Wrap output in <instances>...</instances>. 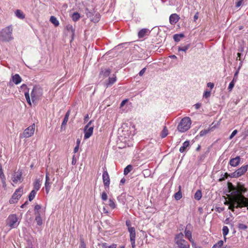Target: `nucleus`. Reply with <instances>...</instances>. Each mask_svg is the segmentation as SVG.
I'll list each match as a JSON object with an SVG mask.
<instances>
[{
  "instance_id": "1",
  "label": "nucleus",
  "mask_w": 248,
  "mask_h": 248,
  "mask_svg": "<svg viewBox=\"0 0 248 248\" xmlns=\"http://www.w3.org/2000/svg\"><path fill=\"white\" fill-rule=\"evenodd\" d=\"M24 94L27 103L31 106V101L34 104H36L37 102L41 99L42 96V90L38 86H34L31 93V99L28 89L27 91L25 92Z\"/></svg>"
},
{
  "instance_id": "2",
  "label": "nucleus",
  "mask_w": 248,
  "mask_h": 248,
  "mask_svg": "<svg viewBox=\"0 0 248 248\" xmlns=\"http://www.w3.org/2000/svg\"><path fill=\"white\" fill-rule=\"evenodd\" d=\"M248 205V198H246L243 195H239L235 196L231 199L229 209L233 212L235 208H238Z\"/></svg>"
},
{
  "instance_id": "3",
  "label": "nucleus",
  "mask_w": 248,
  "mask_h": 248,
  "mask_svg": "<svg viewBox=\"0 0 248 248\" xmlns=\"http://www.w3.org/2000/svg\"><path fill=\"white\" fill-rule=\"evenodd\" d=\"M13 28L11 25L3 29L0 32V41L2 42H10L13 40L12 35Z\"/></svg>"
},
{
  "instance_id": "4",
  "label": "nucleus",
  "mask_w": 248,
  "mask_h": 248,
  "mask_svg": "<svg viewBox=\"0 0 248 248\" xmlns=\"http://www.w3.org/2000/svg\"><path fill=\"white\" fill-rule=\"evenodd\" d=\"M191 121L190 118L186 117L179 123L177 129L178 131L183 133L187 131L191 127Z\"/></svg>"
},
{
  "instance_id": "5",
  "label": "nucleus",
  "mask_w": 248,
  "mask_h": 248,
  "mask_svg": "<svg viewBox=\"0 0 248 248\" xmlns=\"http://www.w3.org/2000/svg\"><path fill=\"white\" fill-rule=\"evenodd\" d=\"M19 222V218L16 214L9 215L6 220V225L11 228H16L18 226Z\"/></svg>"
},
{
  "instance_id": "6",
  "label": "nucleus",
  "mask_w": 248,
  "mask_h": 248,
  "mask_svg": "<svg viewBox=\"0 0 248 248\" xmlns=\"http://www.w3.org/2000/svg\"><path fill=\"white\" fill-rule=\"evenodd\" d=\"M248 169V164L244 165L235 171L231 173L229 176L232 178H238L244 174Z\"/></svg>"
},
{
  "instance_id": "7",
  "label": "nucleus",
  "mask_w": 248,
  "mask_h": 248,
  "mask_svg": "<svg viewBox=\"0 0 248 248\" xmlns=\"http://www.w3.org/2000/svg\"><path fill=\"white\" fill-rule=\"evenodd\" d=\"M93 120H91L84 127V139H89L93 133V130L94 128V126L92 125Z\"/></svg>"
},
{
  "instance_id": "8",
  "label": "nucleus",
  "mask_w": 248,
  "mask_h": 248,
  "mask_svg": "<svg viewBox=\"0 0 248 248\" xmlns=\"http://www.w3.org/2000/svg\"><path fill=\"white\" fill-rule=\"evenodd\" d=\"M23 194V187H20L16 189L12 195L11 199L9 200L10 204H13L17 202L19 198Z\"/></svg>"
},
{
  "instance_id": "9",
  "label": "nucleus",
  "mask_w": 248,
  "mask_h": 248,
  "mask_svg": "<svg viewBox=\"0 0 248 248\" xmlns=\"http://www.w3.org/2000/svg\"><path fill=\"white\" fill-rule=\"evenodd\" d=\"M35 128V124H32L24 130L20 137L27 138L31 137L34 133Z\"/></svg>"
},
{
  "instance_id": "10",
  "label": "nucleus",
  "mask_w": 248,
  "mask_h": 248,
  "mask_svg": "<svg viewBox=\"0 0 248 248\" xmlns=\"http://www.w3.org/2000/svg\"><path fill=\"white\" fill-rule=\"evenodd\" d=\"M128 231L130 233V240L131 242L132 248H135L136 232L135 228L133 227H129V228H128Z\"/></svg>"
},
{
  "instance_id": "11",
  "label": "nucleus",
  "mask_w": 248,
  "mask_h": 248,
  "mask_svg": "<svg viewBox=\"0 0 248 248\" xmlns=\"http://www.w3.org/2000/svg\"><path fill=\"white\" fill-rule=\"evenodd\" d=\"M102 178L104 186L105 187L108 188L110 184V179L107 170H105V168H104Z\"/></svg>"
},
{
  "instance_id": "12",
  "label": "nucleus",
  "mask_w": 248,
  "mask_h": 248,
  "mask_svg": "<svg viewBox=\"0 0 248 248\" xmlns=\"http://www.w3.org/2000/svg\"><path fill=\"white\" fill-rule=\"evenodd\" d=\"M22 172L21 171H17L14 172L13 177L12 180L14 183H17L18 182H21L22 181Z\"/></svg>"
},
{
  "instance_id": "13",
  "label": "nucleus",
  "mask_w": 248,
  "mask_h": 248,
  "mask_svg": "<svg viewBox=\"0 0 248 248\" xmlns=\"http://www.w3.org/2000/svg\"><path fill=\"white\" fill-rule=\"evenodd\" d=\"M176 244L179 248H189V245L187 242L183 239H177Z\"/></svg>"
},
{
  "instance_id": "14",
  "label": "nucleus",
  "mask_w": 248,
  "mask_h": 248,
  "mask_svg": "<svg viewBox=\"0 0 248 248\" xmlns=\"http://www.w3.org/2000/svg\"><path fill=\"white\" fill-rule=\"evenodd\" d=\"M49 181H50V178L49 177V173L46 171V181H45V190L46 191V193L47 194L48 193L50 188V186H51V183H50Z\"/></svg>"
},
{
  "instance_id": "15",
  "label": "nucleus",
  "mask_w": 248,
  "mask_h": 248,
  "mask_svg": "<svg viewBox=\"0 0 248 248\" xmlns=\"http://www.w3.org/2000/svg\"><path fill=\"white\" fill-rule=\"evenodd\" d=\"M247 191V189L243 185H239L237 186V189L234 191V193L238 196L239 195H242V193H245Z\"/></svg>"
},
{
  "instance_id": "16",
  "label": "nucleus",
  "mask_w": 248,
  "mask_h": 248,
  "mask_svg": "<svg viewBox=\"0 0 248 248\" xmlns=\"http://www.w3.org/2000/svg\"><path fill=\"white\" fill-rule=\"evenodd\" d=\"M240 157L237 156L235 158H231L229 161V164L232 167H236L238 166L240 163Z\"/></svg>"
},
{
  "instance_id": "17",
  "label": "nucleus",
  "mask_w": 248,
  "mask_h": 248,
  "mask_svg": "<svg viewBox=\"0 0 248 248\" xmlns=\"http://www.w3.org/2000/svg\"><path fill=\"white\" fill-rule=\"evenodd\" d=\"M179 19L180 17L177 14H172L170 16L169 21L171 25H174Z\"/></svg>"
},
{
  "instance_id": "18",
  "label": "nucleus",
  "mask_w": 248,
  "mask_h": 248,
  "mask_svg": "<svg viewBox=\"0 0 248 248\" xmlns=\"http://www.w3.org/2000/svg\"><path fill=\"white\" fill-rule=\"evenodd\" d=\"M185 236L189 240V241L191 243L192 247L195 245V243L194 242V240L192 237V233L189 230H185Z\"/></svg>"
},
{
  "instance_id": "19",
  "label": "nucleus",
  "mask_w": 248,
  "mask_h": 248,
  "mask_svg": "<svg viewBox=\"0 0 248 248\" xmlns=\"http://www.w3.org/2000/svg\"><path fill=\"white\" fill-rule=\"evenodd\" d=\"M215 129V126H213L209 127L208 129H203L200 132L199 136L200 137H202L203 136H205L206 134H207L208 133H209V132L213 131Z\"/></svg>"
},
{
  "instance_id": "20",
  "label": "nucleus",
  "mask_w": 248,
  "mask_h": 248,
  "mask_svg": "<svg viewBox=\"0 0 248 248\" xmlns=\"http://www.w3.org/2000/svg\"><path fill=\"white\" fill-rule=\"evenodd\" d=\"M110 74V70L109 69H105L102 70L99 74L100 78H105L108 77Z\"/></svg>"
},
{
  "instance_id": "21",
  "label": "nucleus",
  "mask_w": 248,
  "mask_h": 248,
  "mask_svg": "<svg viewBox=\"0 0 248 248\" xmlns=\"http://www.w3.org/2000/svg\"><path fill=\"white\" fill-rule=\"evenodd\" d=\"M150 32V31L148 29H142L139 31L138 37L139 38H142Z\"/></svg>"
},
{
  "instance_id": "22",
  "label": "nucleus",
  "mask_w": 248,
  "mask_h": 248,
  "mask_svg": "<svg viewBox=\"0 0 248 248\" xmlns=\"http://www.w3.org/2000/svg\"><path fill=\"white\" fill-rule=\"evenodd\" d=\"M190 146L189 141V140H186L183 143L182 146H181L179 149V151L181 153H184L186 152L187 150V148H189Z\"/></svg>"
},
{
  "instance_id": "23",
  "label": "nucleus",
  "mask_w": 248,
  "mask_h": 248,
  "mask_svg": "<svg viewBox=\"0 0 248 248\" xmlns=\"http://www.w3.org/2000/svg\"><path fill=\"white\" fill-rule=\"evenodd\" d=\"M69 115H70V110H68L67 112L66 113V114L64 116V119L63 120V121L62 122V125H61V129H65V125L67 123L68 120Z\"/></svg>"
},
{
  "instance_id": "24",
  "label": "nucleus",
  "mask_w": 248,
  "mask_h": 248,
  "mask_svg": "<svg viewBox=\"0 0 248 248\" xmlns=\"http://www.w3.org/2000/svg\"><path fill=\"white\" fill-rule=\"evenodd\" d=\"M116 81V77L113 75L112 77L109 78L108 81L106 82L107 87H108L113 84Z\"/></svg>"
},
{
  "instance_id": "25",
  "label": "nucleus",
  "mask_w": 248,
  "mask_h": 248,
  "mask_svg": "<svg viewBox=\"0 0 248 248\" xmlns=\"http://www.w3.org/2000/svg\"><path fill=\"white\" fill-rule=\"evenodd\" d=\"M12 79L13 82L16 85L18 84L22 81L21 78L18 74H16L14 76H13L12 77Z\"/></svg>"
},
{
  "instance_id": "26",
  "label": "nucleus",
  "mask_w": 248,
  "mask_h": 248,
  "mask_svg": "<svg viewBox=\"0 0 248 248\" xmlns=\"http://www.w3.org/2000/svg\"><path fill=\"white\" fill-rule=\"evenodd\" d=\"M15 15L17 18L21 19H23L25 17V16L23 12L21 10L18 9L15 11Z\"/></svg>"
},
{
  "instance_id": "27",
  "label": "nucleus",
  "mask_w": 248,
  "mask_h": 248,
  "mask_svg": "<svg viewBox=\"0 0 248 248\" xmlns=\"http://www.w3.org/2000/svg\"><path fill=\"white\" fill-rule=\"evenodd\" d=\"M37 214H35V220L37 222V225L40 226L43 223L42 219L41 217L40 213L37 212Z\"/></svg>"
},
{
  "instance_id": "28",
  "label": "nucleus",
  "mask_w": 248,
  "mask_h": 248,
  "mask_svg": "<svg viewBox=\"0 0 248 248\" xmlns=\"http://www.w3.org/2000/svg\"><path fill=\"white\" fill-rule=\"evenodd\" d=\"M41 181L40 179H36L34 182L33 183V187L34 189L36 191H38L39 190L40 186H41Z\"/></svg>"
},
{
  "instance_id": "29",
  "label": "nucleus",
  "mask_w": 248,
  "mask_h": 248,
  "mask_svg": "<svg viewBox=\"0 0 248 248\" xmlns=\"http://www.w3.org/2000/svg\"><path fill=\"white\" fill-rule=\"evenodd\" d=\"M184 34L183 33L175 34L173 36V39L175 42H178L180 41L181 39L184 37Z\"/></svg>"
},
{
  "instance_id": "30",
  "label": "nucleus",
  "mask_w": 248,
  "mask_h": 248,
  "mask_svg": "<svg viewBox=\"0 0 248 248\" xmlns=\"http://www.w3.org/2000/svg\"><path fill=\"white\" fill-rule=\"evenodd\" d=\"M50 21L53 23L56 27L58 26L59 25V22L57 20V18L54 16H51L50 18Z\"/></svg>"
},
{
  "instance_id": "31",
  "label": "nucleus",
  "mask_w": 248,
  "mask_h": 248,
  "mask_svg": "<svg viewBox=\"0 0 248 248\" xmlns=\"http://www.w3.org/2000/svg\"><path fill=\"white\" fill-rule=\"evenodd\" d=\"M179 190L175 193L174 196V198L175 199V200H179L180 199H181L182 197V192L181 191V186H179Z\"/></svg>"
},
{
  "instance_id": "32",
  "label": "nucleus",
  "mask_w": 248,
  "mask_h": 248,
  "mask_svg": "<svg viewBox=\"0 0 248 248\" xmlns=\"http://www.w3.org/2000/svg\"><path fill=\"white\" fill-rule=\"evenodd\" d=\"M108 205L112 209L116 208V205L115 204L114 200L113 199H109Z\"/></svg>"
},
{
  "instance_id": "33",
  "label": "nucleus",
  "mask_w": 248,
  "mask_h": 248,
  "mask_svg": "<svg viewBox=\"0 0 248 248\" xmlns=\"http://www.w3.org/2000/svg\"><path fill=\"white\" fill-rule=\"evenodd\" d=\"M37 191L35 190H32L31 191L29 195V200L31 202V201L34 198L36 195Z\"/></svg>"
},
{
  "instance_id": "34",
  "label": "nucleus",
  "mask_w": 248,
  "mask_h": 248,
  "mask_svg": "<svg viewBox=\"0 0 248 248\" xmlns=\"http://www.w3.org/2000/svg\"><path fill=\"white\" fill-rule=\"evenodd\" d=\"M202 196V194L201 191L200 190H198L194 195V198L199 201L201 199Z\"/></svg>"
},
{
  "instance_id": "35",
  "label": "nucleus",
  "mask_w": 248,
  "mask_h": 248,
  "mask_svg": "<svg viewBox=\"0 0 248 248\" xmlns=\"http://www.w3.org/2000/svg\"><path fill=\"white\" fill-rule=\"evenodd\" d=\"M229 232V230L227 226H224L223 227L222 233H223V235L224 236L225 240L226 239V238L225 237L228 234Z\"/></svg>"
},
{
  "instance_id": "36",
  "label": "nucleus",
  "mask_w": 248,
  "mask_h": 248,
  "mask_svg": "<svg viewBox=\"0 0 248 248\" xmlns=\"http://www.w3.org/2000/svg\"><path fill=\"white\" fill-rule=\"evenodd\" d=\"M132 170V166L131 165H128L124 169V175H127L129 172H130Z\"/></svg>"
},
{
  "instance_id": "37",
  "label": "nucleus",
  "mask_w": 248,
  "mask_h": 248,
  "mask_svg": "<svg viewBox=\"0 0 248 248\" xmlns=\"http://www.w3.org/2000/svg\"><path fill=\"white\" fill-rule=\"evenodd\" d=\"M189 47H190L189 44H187L186 46H179L178 48V51H182L186 52V50L189 48Z\"/></svg>"
},
{
  "instance_id": "38",
  "label": "nucleus",
  "mask_w": 248,
  "mask_h": 248,
  "mask_svg": "<svg viewBox=\"0 0 248 248\" xmlns=\"http://www.w3.org/2000/svg\"><path fill=\"white\" fill-rule=\"evenodd\" d=\"M72 18L73 21H77L79 19L80 15L77 12H75L72 15Z\"/></svg>"
},
{
  "instance_id": "39",
  "label": "nucleus",
  "mask_w": 248,
  "mask_h": 248,
  "mask_svg": "<svg viewBox=\"0 0 248 248\" xmlns=\"http://www.w3.org/2000/svg\"><path fill=\"white\" fill-rule=\"evenodd\" d=\"M168 134V131L166 127V126H164L163 130L162 131L161 134V137L162 138H165Z\"/></svg>"
},
{
  "instance_id": "40",
  "label": "nucleus",
  "mask_w": 248,
  "mask_h": 248,
  "mask_svg": "<svg viewBox=\"0 0 248 248\" xmlns=\"http://www.w3.org/2000/svg\"><path fill=\"white\" fill-rule=\"evenodd\" d=\"M223 244V241L222 240H219L217 243H216L213 245L212 248H220Z\"/></svg>"
},
{
  "instance_id": "41",
  "label": "nucleus",
  "mask_w": 248,
  "mask_h": 248,
  "mask_svg": "<svg viewBox=\"0 0 248 248\" xmlns=\"http://www.w3.org/2000/svg\"><path fill=\"white\" fill-rule=\"evenodd\" d=\"M32 240L31 239L27 240L25 248H32Z\"/></svg>"
},
{
  "instance_id": "42",
  "label": "nucleus",
  "mask_w": 248,
  "mask_h": 248,
  "mask_svg": "<svg viewBox=\"0 0 248 248\" xmlns=\"http://www.w3.org/2000/svg\"><path fill=\"white\" fill-rule=\"evenodd\" d=\"M67 30L70 31L72 35H74L75 32V29L71 25L68 24L66 26Z\"/></svg>"
},
{
  "instance_id": "43",
  "label": "nucleus",
  "mask_w": 248,
  "mask_h": 248,
  "mask_svg": "<svg viewBox=\"0 0 248 248\" xmlns=\"http://www.w3.org/2000/svg\"><path fill=\"white\" fill-rule=\"evenodd\" d=\"M240 67H241V66L239 65L238 69L236 71V72H235L234 74V76H233V79L232 80H233V81H235L236 82V81L237 80V78H238V74L239 73V70L240 69Z\"/></svg>"
},
{
  "instance_id": "44",
  "label": "nucleus",
  "mask_w": 248,
  "mask_h": 248,
  "mask_svg": "<svg viewBox=\"0 0 248 248\" xmlns=\"http://www.w3.org/2000/svg\"><path fill=\"white\" fill-rule=\"evenodd\" d=\"M1 179V184L0 183V185H2V187L4 188H5L6 187V179L5 177H4L3 178L1 177L0 178Z\"/></svg>"
},
{
  "instance_id": "45",
  "label": "nucleus",
  "mask_w": 248,
  "mask_h": 248,
  "mask_svg": "<svg viewBox=\"0 0 248 248\" xmlns=\"http://www.w3.org/2000/svg\"><path fill=\"white\" fill-rule=\"evenodd\" d=\"M236 81L232 80L229 84V86L228 87V90L229 91H231L234 86V84Z\"/></svg>"
},
{
  "instance_id": "46",
  "label": "nucleus",
  "mask_w": 248,
  "mask_h": 248,
  "mask_svg": "<svg viewBox=\"0 0 248 248\" xmlns=\"http://www.w3.org/2000/svg\"><path fill=\"white\" fill-rule=\"evenodd\" d=\"M238 227L240 230H245L248 228V226L243 223H239L238 224Z\"/></svg>"
},
{
  "instance_id": "47",
  "label": "nucleus",
  "mask_w": 248,
  "mask_h": 248,
  "mask_svg": "<svg viewBox=\"0 0 248 248\" xmlns=\"http://www.w3.org/2000/svg\"><path fill=\"white\" fill-rule=\"evenodd\" d=\"M211 95V92L209 91H205L203 93V97L207 98L210 97Z\"/></svg>"
},
{
  "instance_id": "48",
  "label": "nucleus",
  "mask_w": 248,
  "mask_h": 248,
  "mask_svg": "<svg viewBox=\"0 0 248 248\" xmlns=\"http://www.w3.org/2000/svg\"><path fill=\"white\" fill-rule=\"evenodd\" d=\"M101 199L103 201H106L108 199V195L105 192H103L102 193Z\"/></svg>"
},
{
  "instance_id": "49",
  "label": "nucleus",
  "mask_w": 248,
  "mask_h": 248,
  "mask_svg": "<svg viewBox=\"0 0 248 248\" xmlns=\"http://www.w3.org/2000/svg\"><path fill=\"white\" fill-rule=\"evenodd\" d=\"M41 207L40 205L36 204L34 207V211L35 215L37 214V212L40 213L39 210L41 209Z\"/></svg>"
},
{
  "instance_id": "50",
  "label": "nucleus",
  "mask_w": 248,
  "mask_h": 248,
  "mask_svg": "<svg viewBox=\"0 0 248 248\" xmlns=\"http://www.w3.org/2000/svg\"><path fill=\"white\" fill-rule=\"evenodd\" d=\"M237 133V130H234L232 131V134H231V135L229 136V139L230 140H231L232 139L233 137Z\"/></svg>"
},
{
  "instance_id": "51",
  "label": "nucleus",
  "mask_w": 248,
  "mask_h": 248,
  "mask_svg": "<svg viewBox=\"0 0 248 248\" xmlns=\"http://www.w3.org/2000/svg\"><path fill=\"white\" fill-rule=\"evenodd\" d=\"M80 248H86V245L83 239L80 240Z\"/></svg>"
},
{
  "instance_id": "52",
  "label": "nucleus",
  "mask_w": 248,
  "mask_h": 248,
  "mask_svg": "<svg viewBox=\"0 0 248 248\" xmlns=\"http://www.w3.org/2000/svg\"><path fill=\"white\" fill-rule=\"evenodd\" d=\"M243 0H239L238 1H237L236 2L235 7L236 8L239 7L242 5V3Z\"/></svg>"
},
{
  "instance_id": "53",
  "label": "nucleus",
  "mask_w": 248,
  "mask_h": 248,
  "mask_svg": "<svg viewBox=\"0 0 248 248\" xmlns=\"http://www.w3.org/2000/svg\"><path fill=\"white\" fill-rule=\"evenodd\" d=\"M146 68L145 67L143 68V69H142L139 72V75L140 76H143V75L144 74V73H145V71H146Z\"/></svg>"
},
{
  "instance_id": "54",
  "label": "nucleus",
  "mask_w": 248,
  "mask_h": 248,
  "mask_svg": "<svg viewBox=\"0 0 248 248\" xmlns=\"http://www.w3.org/2000/svg\"><path fill=\"white\" fill-rule=\"evenodd\" d=\"M207 86L208 87L210 88L211 89H212L214 86V84L213 83L208 82L207 84Z\"/></svg>"
},
{
  "instance_id": "55",
  "label": "nucleus",
  "mask_w": 248,
  "mask_h": 248,
  "mask_svg": "<svg viewBox=\"0 0 248 248\" xmlns=\"http://www.w3.org/2000/svg\"><path fill=\"white\" fill-rule=\"evenodd\" d=\"M194 107H195V109H198L201 107V104L199 103H196L194 105Z\"/></svg>"
},
{
  "instance_id": "56",
  "label": "nucleus",
  "mask_w": 248,
  "mask_h": 248,
  "mask_svg": "<svg viewBox=\"0 0 248 248\" xmlns=\"http://www.w3.org/2000/svg\"><path fill=\"white\" fill-rule=\"evenodd\" d=\"M76 162H77V159H76V158L75 157V155H74L73 156L72 164L73 165H75L76 163Z\"/></svg>"
},
{
  "instance_id": "57",
  "label": "nucleus",
  "mask_w": 248,
  "mask_h": 248,
  "mask_svg": "<svg viewBox=\"0 0 248 248\" xmlns=\"http://www.w3.org/2000/svg\"><path fill=\"white\" fill-rule=\"evenodd\" d=\"M127 101V100L125 99L124 100H123L120 104V108L123 107L125 104V103Z\"/></svg>"
},
{
  "instance_id": "58",
  "label": "nucleus",
  "mask_w": 248,
  "mask_h": 248,
  "mask_svg": "<svg viewBox=\"0 0 248 248\" xmlns=\"http://www.w3.org/2000/svg\"><path fill=\"white\" fill-rule=\"evenodd\" d=\"M4 177H5V176L3 172L2 169H0V178H3Z\"/></svg>"
},
{
  "instance_id": "59",
  "label": "nucleus",
  "mask_w": 248,
  "mask_h": 248,
  "mask_svg": "<svg viewBox=\"0 0 248 248\" xmlns=\"http://www.w3.org/2000/svg\"><path fill=\"white\" fill-rule=\"evenodd\" d=\"M78 149H79V146H78V145H76L74 149V153H76L77 152H78Z\"/></svg>"
},
{
  "instance_id": "60",
  "label": "nucleus",
  "mask_w": 248,
  "mask_h": 248,
  "mask_svg": "<svg viewBox=\"0 0 248 248\" xmlns=\"http://www.w3.org/2000/svg\"><path fill=\"white\" fill-rule=\"evenodd\" d=\"M117 245L115 244H113L110 246H108V248H116Z\"/></svg>"
},
{
  "instance_id": "61",
  "label": "nucleus",
  "mask_w": 248,
  "mask_h": 248,
  "mask_svg": "<svg viewBox=\"0 0 248 248\" xmlns=\"http://www.w3.org/2000/svg\"><path fill=\"white\" fill-rule=\"evenodd\" d=\"M88 119H89V115L86 114L84 118V123L87 122L88 121Z\"/></svg>"
},
{
  "instance_id": "62",
  "label": "nucleus",
  "mask_w": 248,
  "mask_h": 248,
  "mask_svg": "<svg viewBox=\"0 0 248 248\" xmlns=\"http://www.w3.org/2000/svg\"><path fill=\"white\" fill-rule=\"evenodd\" d=\"M198 13H197L194 16V20L196 21V20L198 19Z\"/></svg>"
},
{
  "instance_id": "63",
  "label": "nucleus",
  "mask_w": 248,
  "mask_h": 248,
  "mask_svg": "<svg viewBox=\"0 0 248 248\" xmlns=\"http://www.w3.org/2000/svg\"><path fill=\"white\" fill-rule=\"evenodd\" d=\"M130 225H131L130 221L129 220H127L126 221V225L127 226L128 228H129V227H131Z\"/></svg>"
},
{
  "instance_id": "64",
  "label": "nucleus",
  "mask_w": 248,
  "mask_h": 248,
  "mask_svg": "<svg viewBox=\"0 0 248 248\" xmlns=\"http://www.w3.org/2000/svg\"><path fill=\"white\" fill-rule=\"evenodd\" d=\"M108 244L106 243H103L102 244V247L103 248H108Z\"/></svg>"
}]
</instances>
